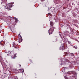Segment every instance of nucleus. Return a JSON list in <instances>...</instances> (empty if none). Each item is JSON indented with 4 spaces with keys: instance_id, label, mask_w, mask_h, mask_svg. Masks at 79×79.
Here are the masks:
<instances>
[{
    "instance_id": "nucleus-1",
    "label": "nucleus",
    "mask_w": 79,
    "mask_h": 79,
    "mask_svg": "<svg viewBox=\"0 0 79 79\" xmlns=\"http://www.w3.org/2000/svg\"><path fill=\"white\" fill-rule=\"evenodd\" d=\"M73 62H71L68 59L65 60V59L62 58L61 59L60 63V65L64 64L65 63L68 64L70 68H72L73 67Z\"/></svg>"
},
{
    "instance_id": "nucleus-2",
    "label": "nucleus",
    "mask_w": 79,
    "mask_h": 79,
    "mask_svg": "<svg viewBox=\"0 0 79 79\" xmlns=\"http://www.w3.org/2000/svg\"><path fill=\"white\" fill-rule=\"evenodd\" d=\"M68 34H69V32L67 31H65L64 33H60L59 34V35L60 36L62 40H63V41H64V42H66V38L65 36H64V35H68Z\"/></svg>"
},
{
    "instance_id": "nucleus-3",
    "label": "nucleus",
    "mask_w": 79,
    "mask_h": 79,
    "mask_svg": "<svg viewBox=\"0 0 79 79\" xmlns=\"http://www.w3.org/2000/svg\"><path fill=\"white\" fill-rule=\"evenodd\" d=\"M67 74H71L70 75V77H74L75 79H76V75H77V73L75 72H67Z\"/></svg>"
},
{
    "instance_id": "nucleus-4",
    "label": "nucleus",
    "mask_w": 79,
    "mask_h": 79,
    "mask_svg": "<svg viewBox=\"0 0 79 79\" xmlns=\"http://www.w3.org/2000/svg\"><path fill=\"white\" fill-rule=\"evenodd\" d=\"M13 6H12V4L10 3L8 4H7L6 6L4 7V8H5L6 9H7L8 10H11V9H10V8Z\"/></svg>"
},
{
    "instance_id": "nucleus-5",
    "label": "nucleus",
    "mask_w": 79,
    "mask_h": 79,
    "mask_svg": "<svg viewBox=\"0 0 79 79\" xmlns=\"http://www.w3.org/2000/svg\"><path fill=\"white\" fill-rule=\"evenodd\" d=\"M67 47V44L66 43L64 44H61L60 47L59 48L60 50H64L65 48Z\"/></svg>"
},
{
    "instance_id": "nucleus-6",
    "label": "nucleus",
    "mask_w": 79,
    "mask_h": 79,
    "mask_svg": "<svg viewBox=\"0 0 79 79\" xmlns=\"http://www.w3.org/2000/svg\"><path fill=\"white\" fill-rule=\"evenodd\" d=\"M53 31H54V28H52L49 29L48 30V33L49 35H50L51 34H52V32H53Z\"/></svg>"
},
{
    "instance_id": "nucleus-7",
    "label": "nucleus",
    "mask_w": 79,
    "mask_h": 79,
    "mask_svg": "<svg viewBox=\"0 0 79 79\" xmlns=\"http://www.w3.org/2000/svg\"><path fill=\"white\" fill-rule=\"evenodd\" d=\"M19 36V43H21L22 41H23V39L22 38V37L20 35V34H19L18 35Z\"/></svg>"
},
{
    "instance_id": "nucleus-8",
    "label": "nucleus",
    "mask_w": 79,
    "mask_h": 79,
    "mask_svg": "<svg viewBox=\"0 0 79 79\" xmlns=\"http://www.w3.org/2000/svg\"><path fill=\"white\" fill-rule=\"evenodd\" d=\"M54 3H56V4H58V3H59L60 2V0H54Z\"/></svg>"
},
{
    "instance_id": "nucleus-9",
    "label": "nucleus",
    "mask_w": 79,
    "mask_h": 79,
    "mask_svg": "<svg viewBox=\"0 0 79 79\" xmlns=\"http://www.w3.org/2000/svg\"><path fill=\"white\" fill-rule=\"evenodd\" d=\"M14 56H12L11 58L12 59H15L16 57V53L14 54Z\"/></svg>"
},
{
    "instance_id": "nucleus-10",
    "label": "nucleus",
    "mask_w": 79,
    "mask_h": 79,
    "mask_svg": "<svg viewBox=\"0 0 79 79\" xmlns=\"http://www.w3.org/2000/svg\"><path fill=\"white\" fill-rule=\"evenodd\" d=\"M19 73H24V69H20L19 70Z\"/></svg>"
},
{
    "instance_id": "nucleus-11",
    "label": "nucleus",
    "mask_w": 79,
    "mask_h": 79,
    "mask_svg": "<svg viewBox=\"0 0 79 79\" xmlns=\"http://www.w3.org/2000/svg\"><path fill=\"white\" fill-rule=\"evenodd\" d=\"M2 1L1 3V4H2V3H5V2H6L7 0H1Z\"/></svg>"
},
{
    "instance_id": "nucleus-12",
    "label": "nucleus",
    "mask_w": 79,
    "mask_h": 79,
    "mask_svg": "<svg viewBox=\"0 0 79 79\" xmlns=\"http://www.w3.org/2000/svg\"><path fill=\"white\" fill-rule=\"evenodd\" d=\"M50 25L52 26V27H53V23L52 22H50Z\"/></svg>"
},
{
    "instance_id": "nucleus-13",
    "label": "nucleus",
    "mask_w": 79,
    "mask_h": 79,
    "mask_svg": "<svg viewBox=\"0 0 79 79\" xmlns=\"http://www.w3.org/2000/svg\"><path fill=\"white\" fill-rule=\"evenodd\" d=\"M13 47H14L16 48V44L15 42L13 43Z\"/></svg>"
},
{
    "instance_id": "nucleus-14",
    "label": "nucleus",
    "mask_w": 79,
    "mask_h": 79,
    "mask_svg": "<svg viewBox=\"0 0 79 79\" xmlns=\"http://www.w3.org/2000/svg\"><path fill=\"white\" fill-rule=\"evenodd\" d=\"M14 19H15V23H17L18 22V19L16 18L15 17L14 18Z\"/></svg>"
},
{
    "instance_id": "nucleus-15",
    "label": "nucleus",
    "mask_w": 79,
    "mask_h": 79,
    "mask_svg": "<svg viewBox=\"0 0 79 79\" xmlns=\"http://www.w3.org/2000/svg\"><path fill=\"white\" fill-rule=\"evenodd\" d=\"M69 55L72 56H74V54L73 53H70L69 54Z\"/></svg>"
},
{
    "instance_id": "nucleus-16",
    "label": "nucleus",
    "mask_w": 79,
    "mask_h": 79,
    "mask_svg": "<svg viewBox=\"0 0 79 79\" xmlns=\"http://www.w3.org/2000/svg\"><path fill=\"white\" fill-rule=\"evenodd\" d=\"M12 32H15V29H13L12 31Z\"/></svg>"
},
{
    "instance_id": "nucleus-17",
    "label": "nucleus",
    "mask_w": 79,
    "mask_h": 79,
    "mask_svg": "<svg viewBox=\"0 0 79 79\" xmlns=\"http://www.w3.org/2000/svg\"><path fill=\"white\" fill-rule=\"evenodd\" d=\"M66 69L67 68L66 67L64 68H63L62 70H64H64H65V69Z\"/></svg>"
},
{
    "instance_id": "nucleus-18",
    "label": "nucleus",
    "mask_w": 79,
    "mask_h": 79,
    "mask_svg": "<svg viewBox=\"0 0 79 79\" xmlns=\"http://www.w3.org/2000/svg\"><path fill=\"white\" fill-rule=\"evenodd\" d=\"M18 70H15V73H18Z\"/></svg>"
},
{
    "instance_id": "nucleus-19",
    "label": "nucleus",
    "mask_w": 79,
    "mask_h": 79,
    "mask_svg": "<svg viewBox=\"0 0 79 79\" xmlns=\"http://www.w3.org/2000/svg\"><path fill=\"white\" fill-rule=\"evenodd\" d=\"M64 78L65 79H68V77H66V76H64Z\"/></svg>"
},
{
    "instance_id": "nucleus-20",
    "label": "nucleus",
    "mask_w": 79,
    "mask_h": 79,
    "mask_svg": "<svg viewBox=\"0 0 79 79\" xmlns=\"http://www.w3.org/2000/svg\"><path fill=\"white\" fill-rule=\"evenodd\" d=\"M74 48H75L76 49H77V47L76 46H74Z\"/></svg>"
},
{
    "instance_id": "nucleus-21",
    "label": "nucleus",
    "mask_w": 79,
    "mask_h": 79,
    "mask_svg": "<svg viewBox=\"0 0 79 79\" xmlns=\"http://www.w3.org/2000/svg\"><path fill=\"white\" fill-rule=\"evenodd\" d=\"M68 42L69 43V44H71V42L68 41Z\"/></svg>"
},
{
    "instance_id": "nucleus-22",
    "label": "nucleus",
    "mask_w": 79,
    "mask_h": 79,
    "mask_svg": "<svg viewBox=\"0 0 79 79\" xmlns=\"http://www.w3.org/2000/svg\"><path fill=\"white\" fill-rule=\"evenodd\" d=\"M15 79H18V77H15Z\"/></svg>"
},
{
    "instance_id": "nucleus-23",
    "label": "nucleus",
    "mask_w": 79,
    "mask_h": 79,
    "mask_svg": "<svg viewBox=\"0 0 79 79\" xmlns=\"http://www.w3.org/2000/svg\"><path fill=\"white\" fill-rule=\"evenodd\" d=\"M41 2H44V0H41Z\"/></svg>"
},
{
    "instance_id": "nucleus-24",
    "label": "nucleus",
    "mask_w": 79,
    "mask_h": 79,
    "mask_svg": "<svg viewBox=\"0 0 79 79\" xmlns=\"http://www.w3.org/2000/svg\"><path fill=\"white\" fill-rule=\"evenodd\" d=\"M3 41H1V42H0V44H2V42Z\"/></svg>"
},
{
    "instance_id": "nucleus-25",
    "label": "nucleus",
    "mask_w": 79,
    "mask_h": 79,
    "mask_svg": "<svg viewBox=\"0 0 79 79\" xmlns=\"http://www.w3.org/2000/svg\"><path fill=\"white\" fill-rule=\"evenodd\" d=\"M56 40L55 41H54L53 42H56Z\"/></svg>"
},
{
    "instance_id": "nucleus-26",
    "label": "nucleus",
    "mask_w": 79,
    "mask_h": 79,
    "mask_svg": "<svg viewBox=\"0 0 79 79\" xmlns=\"http://www.w3.org/2000/svg\"><path fill=\"white\" fill-rule=\"evenodd\" d=\"M9 28L10 29H11H11H12L11 27H9Z\"/></svg>"
},
{
    "instance_id": "nucleus-27",
    "label": "nucleus",
    "mask_w": 79,
    "mask_h": 79,
    "mask_svg": "<svg viewBox=\"0 0 79 79\" xmlns=\"http://www.w3.org/2000/svg\"><path fill=\"white\" fill-rule=\"evenodd\" d=\"M1 58V55H0V59Z\"/></svg>"
},
{
    "instance_id": "nucleus-28",
    "label": "nucleus",
    "mask_w": 79,
    "mask_h": 79,
    "mask_svg": "<svg viewBox=\"0 0 79 79\" xmlns=\"http://www.w3.org/2000/svg\"><path fill=\"white\" fill-rule=\"evenodd\" d=\"M51 8L52 9V8H53L52 7Z\"/></svg>"
},
{
    "instance_id": "nucleus-29",
    "label": "nucleus",
    "mask_w": 79,
    "mask_h": 79,
    "mask_svg": "<svg viewBox=\"0 0 79 79\" xmlns=\"http://www.w3.org/2000/svg\"><path fill=\"white\" fill-rule=\"evenodd\" d=\"M78 69H79V67H78Z\"/></svg>"
},
{
    "instance_id": "nucleus-30",
    "label": "nucleus",
    "mask_w": 79,
    "mask_h": 79,
    "mask_svg": "<svg viewBox=\"0 0 79 79\" xmlns=\"http://www.w3.org/2000/svg\"><path fill=\"white\" fill-rule=\"evenodd\" d=\"M20 66H21V65H20Z\"/></svg>"
},
{
    "instance_id": "nucleus-31",
    "label": "nucleus",
    "mask_w": 79,
    "mask_h": 79,
    "mask_svg": "<svg viewBox=\"0 0 79 79\" xmlns=\"http://www.w3.org/2000/svg\"><path fill=\"white\" fill-rule=\"evenodd\" d=\"M79 69H78V71H79Z\"/></svg>"
},
{
    "instance_id": "nucleus-32",
    "label": "nucleus",
    "mask_w": 79,
    "mask_h": 79,
    "mask_svg": "<svg viewBox=\"0 0 79 79\" xmlns=\"http://www.w3.org/2000/svg\"><path fill=\"white\" fill-rule=\"evenodd\" d=\"M12 3H14V2Z\"/></svg>"
},
{
    "instance_id": "nucleus-33",
    "label": "nucleus",
    "mask_w": 79,
    "mask_h": 79,
    "mask_svg": "<svg viewBox=\"0 0 79 79\" xmlns=\"http://www.w3.org/2000/svg\"><path fill=\"white\" fill-rule=\"evenodd\" d=\"M53 10H54V9Z\"/></svg>"
}]
</instances>
